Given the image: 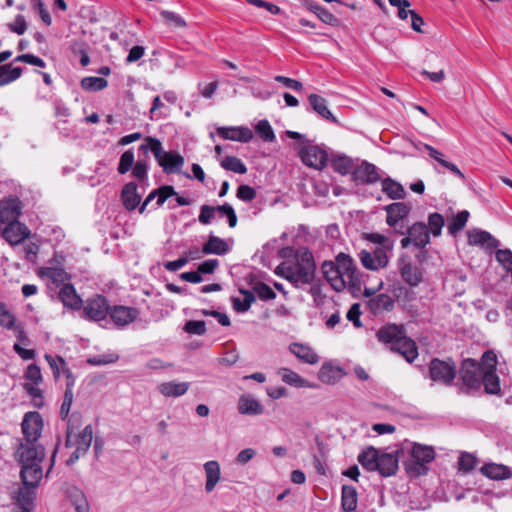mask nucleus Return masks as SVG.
Instances as JSON below:
<instances>
[{
	"label": "nucleus",
	"mask_w": 512,
	"mask_h": 512,
	"mask_svg": "<svg viewBox=\"0 0 512 512\" xmlns=\"http://www.w3.org/2000/svg\"><path fill=\"white\" fill-rule=\"evenodd\" d=\"M321 271L331 287L340 292L347 285L353 290H360L362 280L357 266L352 257L345 253H339L335 260H326L321 265Z\"/></svg>",
	"instance_id": "f257e3e1"
},
{
	"label": "nucleus",
	"mask_w": 512,
	"mask_h": 512,
	"mask_svg": "<svg viewBox=\"0 0 512 512\" xmlns=\"http://www.w3.org/2000/svg\"><path fill=\"white\" fill-rule=\"evenodd\" d=\"M44 447L37 442L22 440L16 450V457L21 464L20 476L23 483L35 485L42 479L41 462L44 459Z\"/></svg>",
	"instance_id": "f03ea898"
},
{
	"label": "nucleus",
	"mask_w": 512,
	"mask_h": 512,
	"mask_svg": "<svg viewBox=\"0 0 512 512\" xmlns=\"http://www.w3.org/2000/svg\"><path fill=\"white\" fill-rule=\"evenodd\" d=\"M69 278L68 273H66V308L77 311L82 310L83 316L89 320L96 322L105 320L111 306L107 298L97 294L88 298L84 305L82 298L76 294L74 286L67 282Z\"/></svg>",
	"instance_id": "7ed1b4c3"
},
{
	"label": "nucleus",
	"mask_w": 512,
	"mask_h": 512,
	"mask_svg": "<svg viewBox=\"0 0 512 512\" xmlns=\"http://www.w3.org/2000/svg\"><path fill=\"white\" fill-rule=\"evenodd\" d=\"M139 151L145 156L151 151L166 174L180 173L184 165L183 156L175 151H165L161 141L155 137H146L145 143L139 146Z\"/></svg>",
	"instance_id": "20e7f679"
},
{
	"label": "nucleus",
	"mask_w": 512,
	"mask_h": 512,
	"mask_svg": "<svg viewBox=\"0 0 512 512\" xmlns=\"http://www.w3.org/2000/svg\"><path fill=\"white\" fill-rule=\"evenodd\" d=\"M410 456L411 458L404 463L405 469L410 476L418 477L427 474V465L434 460L435 451L431 446L415 443Z\"/></svg>",
	"instance_id": "39448f33"
},
{
	"label": "nucleus",
	"mask_w": 512,
	"mask_h": 512,
	"mask_svg": "<svg viewBox=\"0 0 512 512\" xmlns=\"http://www.w3.org/2000/svg\"><path fill=\"white\" fill-rule=\"evenodd\" d=\"M482 373V366L478 362L471 358L463 360L459 371L462 384H457L459 392L469 395L479 390Z\"/></svg>",
	"instance_id": "423d86ee"
},
{
	"label": "nucleus",
	"mask_w": 512,
	"mask_h": 512,
	"mask_svg": "<svg viewBox=\"0 0 512 512\" xmlns=\"http://www.w3.org/2000/svg\"><path fill=\"white\" fill-rule=\"evenodd\" d=\"M457 374V366L454 360L433 358L429 363V377L433 382L450 386Z\"/></svg>",
	"instance_id": "0eeeda50"
},
{
	"label": "nucleus",
	"mask_w": 512,
	"mask_h": 512,
	"mask_svg": "<svg viewBox=\"0 0 512 512\" xmlns=\"http://www.w3.org/2000/svg\"><path fill=\"white\" fill-rule=\"evenodd\" d=\"M225 216L228 221V225L231 228H234L237 225V215L234 208L228 204L224 203L219 206H209L202 205L200 208V214L198 216V221L203 225H208L215 218V215Z\"/></svg>",
	"instance_id": "6e6552de"
},
{
	"label": "nucleus",
	"mask_w": 512,
	"mask_h": 512,
	"mask_svg": "<svg viewBox=\"0 0 512 512\" xmlns=\"http://www.w3.org/2000/svg\"><path fill=\"white\" fill-rule=\"evenodd\" d=\"M41 276L47 280V289L52 298L64 304V269L62 267H44Z\"/></svg>",
	"instance_id": "1a4fd4ad"
},
{
	"label": "nucleus",
	"mask_w": 512,
	"mask_h": 512,
	"mask_svg": "<svg viewBox=\"0 0 512 512\" xmlns=\"http://www.w3.org/2000/svg\"><path fill=\"white\" fill-rule=\"evenodd\" d=\"M304 165L322 170L327 166L329 156L325 148L318 145H303L298 152Z\"/></svg>",
	"instance_id": "9d476101"
},
{
	"label": "nucleus",
	"mask_w": 512,
	"mask_h": 512,
	"mask_svg": "<svg viewBox=\"0 0 512 512\" xmlns=\"http://www.w3.org/2000/svg\"><path fill=\"white\" fill-rule=\"evenodd\" d=\"M393 246H377L373 252L362 250L359 253L361 264L368 270L377 271L385 268L389 263L388 252Z\"/></svg>",
	"instance_id": "9b49d317"
},
{
	"label": "nucleus",
	"mask_w": 512,
	"mask_h": 512,
	"mask_svg": "<svg viewBox=\"0 0 512 512\" xmlns=\"http://www.w3.org/2000/svg\"><path fill=\"white\" fill-rule=\"evenodd\" d=\"M406 233L407 236L401 240L402 248H407L412 244L423 249L430 242V232L423 222L414 223L407 229Z\"/></svg>",
	"instance_id": "f8f14e48"
},
{
	"label": "nucleus",
	"mask_w": 512,
	"mask_h": 512,
	"mask_svg": "<svg viewBox=\"0 0 512 512\" xmlns=\"http://www.w3.org/2000/svg\"><path fill=\"white\" fill-rule=\"evenodd\" d=\"M42 428L43 421L40 413L36 411L25 413L21 423L23 440L37 442L41 435Z\"/></svg>",
	"instance_id": "ddd939ff"
},
{
	"label": "nucleus",
	"mask_w": 512,
	"mask_h": 512,
	"mask_svg": "<svg viewBox=\"0 0 512 512\" xmlns=\"http://www.w3.org/2000/svg\"><path fill=\"white\" fill-rule=\"evenodd\" d=\"M18 219H9L0 231V235L12 246L20 244L30 234L27 226L20 223Z\"/></svg>",
	"instance_id": "4468645a"
},
{
	"label": "nucleus",
	"mask_w": 512,
	"mask_h": 512,
	"mask_svg": "<svg viewBox=\"0 0 512 512\" xmlns=\"http://www.w3.org/2000/svg\"><path fill=\"white\" fill-rule=\"evenodd\" d=\"M66 512H90L85 493L74 486L66 488Z\"/></svg>",
	"instance_id": "2eb2a0df"
},
{
	"label": "nucleus",
	"mask_w": 512,
	"mask_h": 512,
	"mask_svg": "<svg viewBox=\"0 0 512 512\" xmlns=\"http://www.w3.org/2000/svg\"><path fill=\"white\" fill-rule=\"evenodd\" d=\"M351 177L353 181L366 185L374 184L381 179L378 168L368 161H362L361 164L355 165Z\"/></svg>",
	"instance_id": "dca6fc26"
},
{
	"label": "nucleus",
	"mask_w": 512,
	"mask_h": 512,
	"mask_svg": "<svg viewBox=\"0 0 512 512\" xmlns=\"http://www.w3.org/2000/svg\"><path fill=\"white\" fill-rule=\"evenodd\" d=\"M216 133L225 140L248 143L253 139V132L246 126L217 127Z\"/></svg>",
	"instance_id": "f3484780"
},
{
	"label": "nucleus",
	"mask_w": 512,
	"mask_h": 512,
	"mask_svg": "<svg viewBox=\"0 0 512 512\" xmlns=\"http://www.w3.org/2000/svg\"><path fill=\"white\" fill-rule=\"evenodd\" d=\"M139 314L137 308L127 307L123 305L110 306L109 314L110 319L118 327H125L133 322Z\"/></svg>",
	"instance_id": "a211bd4d"
},
{
	"label": "nucleus",
	"mask_w": 512,
	"mask_h": 512,
	"mask_svg": "<svg viewBox=\"0 0 512 512\" xmlns=\"http://www.w3.org/2000/svg\"><path fill=\"white\" fill-rule=\"evenodd\" d=\"M468 243L472 246H480L491 251L499 247L500 242L488 231L473 229L468 232Z\"/></svg>",
	"instance_id": "6ab92c4d"
},
{
	"label": "nucleus",
	"mask_w": 512,
	"mask_h": 512,
	"mask_svg": "<svg viewBox=\"0 0 512 512\" xmlns=\"http://www.w3.org/2000/svg\"><path fill=\"white\" fill-rule=\"evenodd\" d=\"M391 351L396 352L403 356L407 362L411 363L418 357V348L416 343L409 337L403 334L398 338V341L391 346Z\"/></svg>",
	"instance_id": "aec40b11"
},
{
	"label": "nucleus",
	"mask_w": 512,
	"mask_h": 512,
	"mask_svg": "<svg viewBox=\"0 0 512 512\" xmlns=\"http://www.w3.org/2000/svg\"><path fill=\"white\" fill-rule=\"evenodd\" d=\"M237 410L241 415L257 416L264 412L263 405L251 394L239 397Z\"/></svg>",
	"instance_id": "412c9836"
},
{
	"label": "nucleus",
	"mask_w": 512,
	"mask_h": 512,
	"mask_svg": "<svg viewBox=\"0 0 512 512\" xmlns=\"http://www.w3.org/2000/svg\"><path fill=\"white\" fill-rule=\"evenodd\" d=\"M387 213L386 222L390 227H396V225L406 218L411 210V207L404 202H394L385 206Z\"/></svg>",
	"instance_id": "4be33fe9"
},
{
	"label": "nucleus",
	"mask_w": 512,
	"mask_h": 512,
	"mask_svg": "<svg viewBox=\"0 0 512 512\" xmlns=\"http://www.w3.org/2000/svg\"><path fill=\"white\" fill-rule=\"evenodd\" d=\"M399 271L404 282L410 286H417L422 281V272L405 257L399 259Z\"/></svg>",
	"instance_id": "5701e85b"
},
{
	"label": "nucleus",
	"mask_w": 512,
	"mask_h": 512,
	"mask_svg": "<svg viewBox=\"0 0 512 512\" xmlns=\"http://www.w3.org/2000/svg\"><path fill=\"white\" fill-rule=\"evenodd\" d=\"M398 458L394 453H380L375 471L383 477H389L396 474L398 470Z\"/></svg>",
	"instance_id": "b1692460"
},
{
	"label": "nucleus",
	"mask_w": 512,
	"mask_h": 512,
	"mask_svg": "<svg viewBox=\"0 0 512 512\" xmlns=\"http://www.w3.org/2000/svg\"><path fill=\"white\" fill-rule=\"evenodd\" d=\"M302 5L309 11L313 12L320 21L323 23L330 25V26H336L339 23L338 18L333 15L329 10H327L325 7L317 4L316 2H313L311 0H301Z\"/></svg>",
	"instance_id": "393cba45"
},
{
	"label": "nucleus",
	"mask_w": 512,
	"mask_h": 512,
	"mask_svg": "<svg viewBox=\"0 0 512 512\" xmlns=\"http://www.w3.org/2000/svg\"><path fill=\"white\" fill-rule=\"evenodd\" d=\"M403 334L404 329L402 326L387 324L378 330L376 336L380 342L388 344L391 347L396 343V341H398V338L403 336Z\"/></svg>",
	"instance_id": "a878e982"
},
{
	"label": "nucleus",
	"mask_w": 512,
	"mask_h": 512,
	"mask_svg": "<svg viewBox=\"0 0 512 512\" xmlns=\"http://www.w3.org/2000/svg\"><path fill=\"white\" fill-rule=\"evenodd\" d=\"M121 201L124 207L132 211L134 210L141 201V196L137 192V185L134 182H129L125 184L121 191Z\"/></svg>",
	"instance_id": "bb28decb"
},
{
	"label": "nucleus",
	"mask_w": 512,
	"mask_h": 512,
	"mask_svg": "<svg viewBox=\"0 0 512 512\" xmlns=\"http://www.w3.org/2000/svg\"><path fill=\"white\" fill-rule=\"evenodd\" d=\"M480 472L492 480H506L511 478L510 468L503 464L488 463L480 468Z\"/></svg>",
	"instance_id": "cd10ccee"
},
{
	"label": "nucleus",
	"mask_w": 512,
	"mask_h": 512,
	"mask_svg": "<svg viewBox=\"0 0 512 512\" xmlns=\"http://www.w3.org/2000/svg\"><path fill=\"white\" fill-rule=\"evenodd\" d=\"M308 102L314 112L325 120L331 121L332 123H338V120L333 116L331 111L327 107V101L325 98L318 94H310L308 96Z\"/></svg>",
	"instance_id": "c85d7f7f"
},
{
	"label": "nucleus",
	"mask_w": 512,
	"mask_h": 512,
	"mask_svg": "<svg viewBox=\"0 0 512 512\" xmlns=\"http://www.w3.org/2000/svg\"><path fill=\"white\" fill-rule=\"evenodd\" d=\"M230 251V247L226 240L215 236L209 235L207 242L202 246V253L205 255H225Z\"/></svg>",
	"instance_id": "c756f323"
},
{
	"label": "nucleus",
	"mask_w": 512,
	"mask_h": 512,
	"mask_svg": "<svg viewBox=\"0 0 512 512\" xmlns=\"http://www.w3.org/2000/svg\"><path fill=\"white\" fill-rule=\"evenodd\" d=\"M368 307L372 314L379 315L394 308V300L387 294H378L368 301Z\"/></svg>",
	"instance_id": "7c9ffc66"
},
{
	"label": "nucleus",
	"mask_w": 512,
	"mask_h": 512,
	"mask_svg": "<svg viewBox=\"0 0 512 512\" xmlns=\"http://www.w3.org/2000/svg\"><path fill=\"white\" fill-rule=\"evenodd\" d=\"M23 487L20 488L18 495L16 497V503L19 509L27 508L32 511L34 507V500L36 497L35 488L38 484L31 485L27 483H23Z\"/></svg>",
	"instance_id": "2f4dec72"
},
{
	"label": "nucleus",
	"mask_w": 512,
	"mask_h": 512,
	"mask_svg": "<svg viewBox=\"0 0 512 512\" xmlns=\"http://www.w3.org/2000/svg\"><path fill=\"white\" fill-rule=\"evenodd\" d=\"M344 376L343 369L333 366L331 363H324L318 373V378L325 384H335Z\"/></svg>",
	"instance_id": "473e14b6"
},
{
	"label": "nucleus",
	"mask_w": 512,
	"mask_h": 512,
	"mask_svg": "<svg viewBox=\"0 0 512 512\" xmlns=\"http://www.w3.org/2000/svg\"><path fill=\"white\" fill-rule=\"evenodd\" d=\"M330 164L332 169L341 175L352 174L355 168V161L345 154H335L331 156Z\"/></svg>",
	"instance_id": "72a5a7b5"
},
{
	"label": "nucleus",
	"mask_w": 512,
	"mask_h": 512,
	"mask_svg": "<svg viewBox=\"0 0 512 512\" xmlns=\"http://www.w3.org/2000/svg\"><path fill=\"white\" fill-rule=\"evenodd\" d=\"M289 350L299 360L305 363L316 364L319 361L318 355L314 352V350L311 347L307 345L301 343H292L289 346Z\"/></svg>",
	"instance_id": "f704fd0d"
},
{
	"label": "nucleus",
	"mask_w": 512,
	"mask_h": 512,
	"mask_svg": "<svg viewBox=\"0 0 512 512\" xmlns=\"http://www.w3.org/2000/svg\"><path fill=\"white\" fill-rule=\"evenodd\" d=\"M204 471L206 475L205 490L212 492L220 480V465L215 460L208 461L204 464Z\"/></svg>",
	"instance_id": "c9c22d12"
},
{
	"label": "nucleus",
	"mask_w": 512,
	"mask_h": 512,
	"mask_svg": "<svg viewBox=\"0 0 512 512\" xmlns=\"http://www.w3.org/2000/svg\"><path fill=\"white\" fill-rule=\"evenodd\" d=\"M188 382H163L158 386V391L165 397H179L184 395L189 389Z\"/></svg>",
	"instance_id": "e433bc0d"
},
{
	"label": "nucleus",
	"mask_w": 512,
	"mask_h": 512,
	"mask_svg": "<svg viewBox=\"0 0 512 512\" xmlns=\"http://www.w3.org/2000/svg\"><path fill=\"white\" fill-rule=\"evenodd\" d=\"M382 192L392 200L403 199L406 195L403 186L396 180L386 177L381 180Z\"/></svg>",
	"instance_id": "4c0bfd02"
},
{
	"label": "nucleus",
	"mask_w": 512,
	"mask_h": 512,
	"mask_svg": "<svg viewBox=\"0 0 512 512\" xmlns=\"http://www.w3.org/2000/svg\"><path fill=\"white\" fill-rule=\"evenodd\" d=\"M483 383L487 394L496 395L500 393L499 377L495 372V367L491 366L488 370L483 371L481 376V384Z\"/></svg>",
	"instance_id": "58836bf2"
},
{
	"label": "nucleus",
	"mask_w": 512,
	"mask_h": 512,
	"mask_svg": "<svg viewBox=\"0 0 512 512\" xmlns=\"http://www.w3.org/2000/svg\"><path fill=\"white\" fill-rule=\"evenodd\" d=\"M379 454L376 448L369 446L358 455L357 460L367 471H375Z\"/></svg>",
	"instance_id": "ea45409f"
},
{
	"label": "nucleus",
	"mask_w": 512,
	"mask_h": 512,
	"mask_svg": "<svg viewBox=\"0 0 512 512\" xmlns=\"http://www.w3.org/2000/svg\"><path fill=\"white\" fill-rule=\"evenodd\" d=\"M357 491L351 485H343L341 491V506L344 511L352 512L357 507Z\"/></svg>",
	"instance_id": "a19ab883"
},
{
	"label": "nucleus",
	"mask_w": 512,
	"mask_h": 512,
	"mask_svg": "<svg viewBox=\"0 0 512 512\" xmlns=\"http://www.w3.org/2000/svg\"><path fill=\"white\" fill-rule=\"evenodd\" d=\"M291 275L293 278L289 282H291L296 287H298L299 284L312 283L315 277V273L311 272L309 268H304L297 265H292Z\"/></svg>",
	"instance_id": "79ce46f5"
},
{
	"label": "nucleus",
	"mask_w": 512,
	"mask_h": 512,
	"mask_svg": "<svg viewBox=\"0 0 512 512\" xmlns=\"http://www.w3.org/2000/svg\"><path fill=\"white\" fill-rule=\"evenodd\" d=\"M93 439V430L91 425H87L82 432L71 436L70 446H78L82 451H88Z\"/></svg>",
	"instance_id": "37998d69"
},
{
	"label": "nucleus",
	"mask_w": 512,
	"mask_h": 512,
	"mask_svg": "<svg viewBox=\"0 0 512 512\" xmlns=\"http://www.w3.org/2000/svg\"><path fill=\"white\" fill-rule=\"evenodd\" d=\"M23 70L21 67H13L11 64H5L0 66V86L7 85L17 80Z\"/></svg>",
	"instance_id": "c03bdc74"
},
{
	"label": "nucleus",
	"mask_w": 512,
	"mask_h": 512,
	"mask_svg": "<svg viewBox=\"0 0 512 512\" xmlns=\"http://www.w3.org/2000/svg\"><path fill=\"white\" fill-rule=\"evenodd\" d=\"M239 292L244 296V299L240 300L239 298H234L233 308L239 313H244L250 309L252 303L255 302L256 297L254 292L247 289H240Z\"/></svg>",
	"instance_id": "a18cd8bd"
},
{
	"label": "nucleus",
	"mask_w": 512,
	"mask_h": 512,
	"mask_svg": "<svg viewBox=\"0 0 512 512\" xmlns=\"http://www.w3.org/2000/svg\"><path fill=\"white\" fill-rule=\"evenodd\" d=\"M220 165L223 169L237 174H245L247 172L246 165L236 156H226L221 160Z\"/></svg>",
	"instance_id": "49530a36"
},
{
	"label": "nucleus",
	"mask_w": 512,
	"mask_h": 512,
	"mask_svg": "<svg viewBox=\"0 0 512 512\" xmlns=\"http://www.w3.org/2000/svg\"><path fill=\"white\" fill-rule=\"evenodd\" d=\"M279 374L281 375L282 381L288 385L294 387H308L307 381L303 379L298 373L288 369L281 368L279 370Z\"/></svg>",
	"instance_id": "de8ad7c7"
},
{
	"label": "nucleus",
	"mask_w": 512,
	"mask_h": 512,
	"mask_svg": "<svg viewBox=\"0 0 512 512\" xmlns=\"http://www.w3.org/2000/svg\"><path fill=\"white\" fill-rule=\"evenodd\" d=\"M297 266L309 268L311 272L315 273L316 265L314 262L313 254L308 248H300L296 253V264Z\"/></svg>",
	"instance_id": "09e8293b"
},
{
	"label": "nucleus",
	"mask_w": 512,
	"mask_h": 512,
	"mask_svg": "<svg viewBox=\"0 0 512 512\" xmlns=\"http://www.w3.org/2000/svg\"><path fill=\"white\" fill-rule=\"evenodd\" d=\"M469 212L467 210H463L458 212L455 216L452 217V219L448 223V232L451 235L457 234L459 231H461L469 218Z\"/></svg>",
	"instance_id": "8fccbe9b"
},
{
	"label": "nucleus",
	"mask_w": 512,
	"mask_h": 512,
	"mask_svg": "<svg viewBox=\"0 0 512 512\" xmlns=\"http://www.w3.org/2000/svg\"><path fill=\"white\" fill-rule=\"evenodd\" d=\"M107 86V80L102 77L89 76L81 80V87L86 91H101Z\"/></svg>",
	"instance_id": "3c124183"
},
{
	"label": "nucleus",
	"mask_w": 512,
	"mask_h": 512,
	"mask_svg": "<svg viewBox=\"0 0 512 512\" xmlns=\"http://www.w3.org/2000/svg\"><path fill=\"white\" fill-rule=\"evenodd\" d=\"M255 131L265 142L271 143L276 140L275 133L268 120H260L255 126Z\"/></svg>",
	"instance_id": "603ef678"
},
{
	"label": "nucleus",
	"mask_w": 512,
	"mask_h": 512,
	"mask_svg": "<svg viewBox=\"0 0 512 512\" xmlns=\"http://www.w3.org/2000/svg\"><path fill=\"white\" fill-rule=\"evenodd\" d=\"M23 388L26 391V393L30 396L34 407L42 408L44 406L43 392L38 387V385L24 383Z\"/></svg>",
	"instance_id": "864d4df0"
},
{
	"label": "nucleus",
	"mask_w": 512,
	"mask_h": 512,
	"mask_svg": "<svg viewBox=\"0 0 512 512\" xmlns=\"http://www.w3.org/2000/svg\"><path fill=\"white\" fill-rule=\"evenodd\" d=\"M135 163V156L132 149L126 150L120 157L117 171L119 174H126L133 168Z\"/></svg>",
	"instance_id": "5fc2aeb1"
},
{
	"label": "nucleus",
	"mask_w": 512,
	"mask_h": 512,
	"mask_svg": "<svg viewBox=\"0 0 512 512\" xmlns=\"http://www.w3.org/2000/svg\"><path fill=\"white\" fill-rule=\"evenodd\" d=\"M16 318L14 314L8 310L7 306L0 302V326L11 330L15 327Z\"/></svg>",
	"instance_id": "6e6d98bb"
},
{
	"label": "nucleus",
	"mask_w": 512,
	"mask_h": 512,
	"mask_svg": "<svg viewBox=\"0 0 512 512\" xmlns=\"http://www.w3.org/2000/svg\"><path fill=\"white\" fill-rule=\"evenodd\" d=\"M252 292L256 293L262 301L273 300L276 298V293L273 289L263 282L255 283Z\"/></svg>",
	"instance_id": "4d7b16f0"
},
{
	"label": "nucleus",
	"mask_w": 512,
	"mask_h": 512,
	"mask_svg": "<svg viewBox=\"0 0 512 512\" xmlns=\"http://www.w3.org/2000/svg\"><path fill=\"white\" fill-rule=\"evenodd\" d=\"M495 258L506 272L509 273L512 270V251L510 249H498Z\"/></svg>",
	"instance_id": "13d9d810"
},
{
	"label": "nucleus",
	"mask_w": 512,
	"mask_h": 512,
	"mask_svg": "<svg viewBox=\"0 0 512 512\" xmlns=\"http://www.w3.org/2000/svg\"><path fill=\"white\" fill-rule=\"evenodd\" d=\"M430 232L435 236H440L444 226V217L440 213H431L428 217Z\"/></svg>",
	"instance_id": "bf43d9fd"
},
{
	"label": "nucleus",
	"mask_w": 512,
	"mask_h": 512,
	"mask_svg": "<svg viewBox=\"0 0 512 512\" xmlns=\"http://www.w3.org/2000/svg\"><path fill=\"white\" fill-rule=\"evenodd\" d=\"M160 15L164 19L165 23L177 28H183L186 27L187 23L186 21L178 14L168 11V10H162L160 12Z\"/></svg>",
	"instance_id": "052dcab7"
},
{
	"label": "nucleus",
	"mask_w": 512,
	"mask_h": 512,
	"mask_svg": "<svg viewBox=\"0 0 512 512\" xmlns=\"http://www.w3.org/2000/svg\"><path fill=\"white\" fill-rule=\"evenodd\" d=\"M82 416L79 413H73L69 419L66 426V448L70 447L71 442V434H73L75 429H78L81 425Z\"/></svg>",
	"instance_id": "680f3d73"
},
{
	"label": "nucleus",
	"mask_w": 512,
	"mask_h": 512,
	"mask_svg": "<svg viewBox=\"0 0 512 512\" xmlns=\"http://www.w3.org/2000/svg\"><path fill=\"white\" fill-rule=\"evenodd\" d=\"M24 377L26 380L29 381L28 383L39 385L42 382V374L40 367L35 363L28 365L24 373Z\"/></svg>",
	"instance_id": "e2e57ef3"
},
{
	"label": "nucleus",
	"mask_w": 512,
	"mask_h": 512,
	"mask_svg": "<svg viewBox=\"0 0 512 512\" xmlns=\"http://www.w3.org/2000/svg\"><path fill=\"white\" fill-rule=\"evenodd\" d=\"M184 331L193 335H204L206 333V323L200 320H190L185 323Z\"/></svg>",
	"instance_id": "0e129e2a"
},
{
	"label": "nucleus",
	"mask_w": 512,
	"mask_h": 512,
	"mask_svg": "<svg viewBox=\"0 0 512 512\" xmlns=\"http://www.w3.org/2000/svg\"><path fill=\"white\" fill-rule=\"evenodd\" d=\"M117 360H118V355H116L114 353H109V354H100V355H95V356L89 357L87 359V363L94 365V366H101V365H105V364L114 363Z\"/></svg>",
	"instance_id": "69168bd1"
},
{
	"label": "nucleus",
	"mask_w": 512,
	"mask_h": 512,
	"mask_svg": "<svg viewBox=\"0 0 512 512\" xmlns=\"http://www.w3.org/2000/svg\"><path fill=\"white\" fill-rule=\"evenodd\" d=\"M459 469L464 472H470L477 464V459L470 453L464 452L459 457Z\"/></svg>",
	"instance_id": "338daca9"
},
{
	"label": "nucleus",
	"mask_w": 512,
	"mask_h": 512,
	"mask_svg": "<svg viewBox=\"0 0 512 512\" xmlns=\"http://www.w3.org/2000/svg\"><path fill=\"white\" fill-rule=\"evenodd\" d=\"M149 166L146 160L139 159L133 165L132 176L138 179L139 181H143L147 179Z\"/></svg>",
	"instance_id": "774afa93"
}]
</instances>
